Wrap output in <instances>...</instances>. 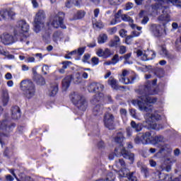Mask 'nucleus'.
I'll return each mask as SVG.
<instances>
[{"mask_svg":"<svg viewBox=\"0 0 181 181\" xmlns=\"http://www.w3.org/2000/svg\"><path fill=\"white\" fill-rule=\"evenodd\" d=\"M158 79L151 81H147L144 85L140 86L139 90H137V93L139 95V98L141 100H133L132 104L134 105H138L140 111H144V112H152V107L149 104H155L158 101V98L150 96L155 95L156 94V89L153 86H156Z\"/></svg>","mask_w":181,"mask_h":181,"instance_id":"nucleus-1","label":"nucleus"},{"mask_svg":"<svg viewBox=\"0 0 181 181\" xmlns=\"http://www.w3.org/2000/svg\"><path fill=\"white\" fill-rule=\"evenodd\" d=\"M156 3L151 5V8L153 11H159L160 9L162 11V13L160 16H158V21L161 22H170V16L168 13H165V11L169 8L168 6H163L164 4H173V5H177V4H180V0H154Z\"/></svg>","mask_w":181,"mask_h":181,"instance_id":"nucleus-2","label":"nucleus"},{"mask_svg":"<svg viewBox=\"0 0 181 181\" xmlns=\"http://www.w3.org/2000/svg\"><path fill=\"white\" fill-rule=\"evenodd\" d=\"M16 127V124L9 120L6 119L0 121V144L1 146L5 145V143L2 141V138H4V136L9 138V136H11V132L15 129Z\"/></svg>","mask_w":181,"mask_h":181,"instance_id":"nucleus-3","label":"nucleus"},{"mask_svg":"<svg viewBox=\"0 0 181 181\" xmlns=\"http://www.w3.org/2000/svg\"><path fill=\"white\" fill-rule=\"evenodd\" d=\"M24 95L26 98L30 100L33 97H35L36 94V86L32 81L30 80H23L21 82L20 86Z\"/></svg>","mask_w":181,"mask_h":181,"instance_id":"nucleus-4","label":"nucleus"},{"mask_svg":"<svg viewBox=\"0 0 181 181\" xmlns=\"http://www.w3.org/2000/svg\"><path fill=\"white\" fill-rule=\"evenodd\" d=\"M71 100L74 105L77 107L80 111H86L87 110V100H86L84 96L77 93H74L71 95Z\"/></svg>","mask_w":181,"mask_h":181,"instance_id":"nucleus-5","label":"nucleus"},{"mask_svg":"<svg viewBox=\"0 0 181 181\" xmlns=\"http://www.w3.org/2000/svg\"><path fill=\"white\" fill-rule=\"evenodd\" d=\"M163 170H165V172H169L170 170H172V166H170V165H166L165 163L161 164L158 167V170L156 173V175H158L159 180L173 181V180H172V175L169 174L161 173Z\"/></svg>","mask_w":181,"mask_h":181,"instance_id":"nucleus-6","label":"nucleus"},{"mask_svg":"<svg viewBox=\"0 0 181 181\" xmlns=\"http://www.w3.org/2000/svg\"><path fill=\"white\" fill-rule=\"evenodd\" d=\"M45 18H46V14H45V11L43 10H40L36 13V16L34 20V28H35V32H36V33H39V32H40V29L42 28V26H44Z\"/></svg>","mask_w":181,"mask_h":181,"instance_id":"nucleus-7","label":"nucleus"},{"mask_svg":"<svg viewBox=\"0 0 181 181\" xmlns=\"http://www.w3.org/2000/svg\"><path fill=\"white\" fill-rule=\"evenodd\" d=\"M151 136L152 134L149 132L139 133L134 138V143L137 145H148L151 142Z\"/></svg>","mask_w":181,"mask_h":181,"instance_id":"nucleus-8","label":"nucleus"},{"mask_svg":"<svg viewBox=\"0 0 181 181\" xmlns=\"http://www.w3.org/2000/svg\"><path fill=\"white\" fill-rule=\"evenodd\" d=\"M160 119V115L158 113L151 114L146 120L150 129H155L156 131H159L162 128V125L156 124V121Z\"/></svg>","mask_w":181,"mask_h":181,"instance_id":"nucleus-9","label":"nucleus"},{"mask_svg":"<svg viewBox=\"0 0 181 181\" xmlns=\"http://www.w3.org/2000/svg\"><path fill=\"white\" fill-rule=\"evenodd\" d=\"M115 117L114 115L107 112L105 114L103 117V123L105 127L109 129L110 131H113L115 129Z\"/></svg>","mask_w":181,"mask_h":181,"instance_id":"nucleus-10","label":"nucleus"},{"mask_svg":"<svg viewBox=\"0 0 181 181\" xmlns=\"http://www.w3.org/2000/svg\"><path fill=\"white\" fill-rule=\"evenodd\" d=\"M64 13L60 11L54 17V21L52 23V25L54 28L57 29L59 26L62 28V29H66V25H64Z\"/></svg>","mask_w":181,"mask_h":181,"instance_id":"nucleus-11","label":"nucleus"},{"mask_svg":"<svg viewBox=\"0 0 181 181\" xmlns=\"http://www.w3.org/2000/svg\"><path fill=\"white\" fill-rule=\"evenodd\" d=\"M51 35H52V29H50L49 27H47V28L44 29L42 31V37L45 43H47V45H49V43L52 42V39L50 37Z\"/></svg>","mask_w":181,"mask_h":181,"instance_id":"nucleus-12","label":"nucleus"},{"mask_svg":"<svg viewBox=\"0 0 181 181\" xmlns=\"http://www.w3.org/2000/svg\"><path fill=\"white\" fill-rule=\"evenodd\" d=\"M120 153L124 159H129L131 164L134 163V160H135V154L127 151L124 148L121 150Z\"/></svg>","mask_w":181,"mask_h":181,"instance_id":"nucleus-13","label":"nucleus"},{"mask_svg":"<svg viewBox=\"0 0 181 181\" xmlns=\"http://www.w3.org/2000/svg\"><path fill=\"white\" fill-rule=\"evenodd\" d=\"M0 39L4 45H11V43H13V36L8 33L1 35Z\"/></svg>","mask_w":181,"mask_h":181,"instance_id":"nucleus-14","label":"nucleus"},{"mask_svg":"<svg viewBox=\"0 0 181 181\" xmlns=\"http://www.w3.org/2000/svg\"><path fill=\"white\" fill-rule=\"evenodd\" d=\"M150 31L153 33L156 37H159L162 36V33H160V25H158L156 24H151L150 26Z\"/></svg>","mask_w":181,"mask_h":181,"instance_id":"nucleus-15","label":"nucleus"},{"mask_svg":"<svg viewBox=\"0 0 181 181\" xmlns=\"http://www.w3.org/2000/svg\"><path fill=\"white\" fill-rule=\"evenodd\" d=\"M107 84L113 88V90H119V88H125V86H119L117 79L110 77L107 81Z\"/></svg>","mask_w":181,"mask_h":181,"instance_id":"nucleus-16","label":"nucleus"},{"mask_svg":"<svg viewBox=\"0 0 181 181\" xmlns=\"http://www.w3.org/2000/svg\"><path fill=\"white\" fill-rule=\"evenodd\" d=\"M71 80H73V75L66 76L62 80V88H64V90H67V88L70 87Z\"/></svg>","mask_w":181,"mask_h":181,"instance_id":"nucleus-17","label":"nucleus"},{"mask_svg":"<svg viewBox=\"0 0 181 181\" xmlns=\"http://www.w3.org/2000/svg\"><path fill=\"white\" fill-rule=\"evenodd\" d=\"M11 118L13 119H18L21 118V108L18 106H14L11 108Z\"/></svg>","mask_w":181,"mask_h":181,"instance_id":"nucleus-18","label":"nucleus"},{"mask_svg":"<svg viewBox=\"0 0 181 181\" xmlns=\"http://www.w3.org/2000/svg\"><path fill=\"white\" fill-rule=\"evenodd\" d=\"M141 56L143 62H148V60H153L156 57V53L153 51H150L148 54H143Z\"/></svg>","mask_w":181,"mask_h":181,"instance_id":"nucleus-19","label":"nucleus"},{"mask_svg":"<svg viewBox=\"0 0 181 181\" xmlns=\"http://www.w3.org/2000/svg\"><path fill=\"white\" fill-rule=\"evenodd\" d=\"M121 43V40L118 35H115L112 40L109 42V47H118L119 44Z\"/></svg>","mask_w":181,"mask_h":181,"instance_id":"nucleus-20","label":"nucleus"},{"mask_svg":"<svg viewBox=\"0 0 181 181\" xmlns=\"http://www.w3.org/2000/svg\"><path fill=\"white\" fill-rule=\"evenodd\" d=\"M2 101L4 107L8 105V103H9V93L6 88H4L2 90Z\"/></svg>","mask_w":181,"mask_h":181,"instance_id":"nucleus-21","label":"nucleus"},{"mask_svg":"<svg viewBox=\"0 0 181 181\" xmlns=\"http://www.w3.org/2000/svg\"><path fill=\"white\" fill-rule=\"evenodd\" d=\"M33 80L37 86H45L46 84V80L43 78L42 75L37 76L36 77H33Z\"/></svg>","mask_w":181,"mask_h":181,"instance_id":"nucleus-22","label":"nucleus"},{"mask_svg":"<svg viewBox=\"0 0 181 181\" xmlns=\"http://www.w3.org/2000/svg\"><path fill=\"white\" fill-rule=\"evenodd\" d=\"M18 25L21 26V30L23 33L29 32V24H28L26 21L21 20L18 22Z\"/></svg>","mask_w":181,"mask_h":181,"instance_id":"nucleus-23","label":"nucleus"},{"mask_svg":"<svg viewBox=\"0 0 181 181\" xmlns=\"http://www.w3.org/2000/svg\"><path fill=\"white\" fill-rule=\"evenodd\" d=\"M131 127L136 131V132H141L142 131V124L136 123L135 121L132 120L130 123Z\"/></svg>","mask_w":181,"mask_h":181,"instance_id":"nucleus-24","label":"nucleus"},{"mask_svg":"<svg viewBox=\"0 0 181 181\" xmlns=\"http://www.w3.org/2000/svg\"><path fill=\"white\" fill-rule=\"evenodd\" d=\"M62 36H63V32L61 30H57L54 32L52 35L53 42H54V43H57V42L62 39Z\"/></svg>","mask_w":181,"mask_h":181,"instance_id":"nucleus-25","label":"nucleus"},{"mask_svg":"<svg viewBox=\"0 0 181 181\" xmlns=\"http://www.w3.org/2000/svg\"><path fill=\"white\" fill-rule=\"evenodd\" d=\"M59 91V84L53 83L51 85L49 97H54Z\"/></svg>","mask_w":181,"mask_h":181,"instance_id":"nucleus-26","label":"nucleus"},{"mask_svg":"<svg viewBox=\"0 0 181 181\" xmlns=\"http://www.w3.org/2000/svg\"><path fill=\"white\" fill-rule=\"evenodd\" d=\"M124 139H125V137H124V134H122V132H117L116 136L115 137V142H116V144L122 145Z\"/></svg>","mask_w":181,"mask_h":181,"instance_id":"nucleus-27","label":"nucleus"},{"mask_svg":"<svg viewBox=\"0 0 181 181\" xmlns=\"http://www.w3.org/2000/svg\"><path fill=\"white\" fill-rule=\"evenodd\" d=\"M86 16V12L83 10L78 11L72 18V21H78V19H83Z\"/></svg>","mask_w":181,"mask_h":181,"instance_id":"nucleus-28","label":"nucleus"},{"mask_svg":"<svg viewBox=\"0 0 181 181\" xmlns=\"http://www.w3.org/2000/svg\"><path fill=\"white\" fill-rule=\"evenodd\" d=\"M153 71L155 76H156L159 78H161V77H163V76H165V71L162 68H155Z\"/></svg>","mask_w":181,"mask_h":181,"instance_id":"nucleus-29","label":"nucleus"},{"mask_svg":"<svg viewBox=\"0 0 181 181\" xmlns=\"http://www.w3.org/2000/svg\"><path fill=\"white\" fill-rule=\"evenodd\" d=\"M93 115H101L103 114V106L96 105L93 110Z\"/></svg>","mask_w":181,"mask_h":181,"instance_id":"nucleus-30","label":"nucleus"},{"mask_svg":"<svg viewBox=\"0 0 181 181\" xmlns=\"http://www.w3.org/2000/svg\"><path fill=\"white\" fill-rule=\"evenodd\" d=\"M103 100V93H99L95 95L91 100L92 104H97V103H100Z\"/></svg>","mask_w":181,"mask_h":181,"instance_id":"nucleus-31","label":"nucleus"},{"mask_svg":"<svg viewBox=\"0 0 181 181\" xmlns=\"http://www.w3.org/2000/svg\"><path fill=\"white\" fill-rule=\"evenodd\" d=\"M163 136L162 135L156 136L151 139V144H153V145H156V144H159V142H163Z\"/></svg>","mask_w":181,"mask_h":181,"instance_id":"nucleus-32","label":"nucleus"},{"mask_svg":"<svg viewBox=\"0 0 181 181\" xmlns=\"http://www.w3.org/2000/svg\"><path fill=\"white\" fill-rule=\"evenodd\" d=\"M163 152H167V153H170L172 152V148L169 144H164L161 146L160 149L159 150V153H162Z\"/></svg>","mask_w":181,"mask_h":181,"instance_id":"nucleus-33","label":"nucleus"},{"mask_svg":"<svg viewBox=\"0 0 181 181\" xmlns=\"http://www.w3.org/2000/svg\"><path fill=\"white\" fill-rule=\"evenodd\" d=\"M122 10H119L117 13L115 15V21L110 22V25H116L117 21L119 19V18H122Z\"/></svg>","mask_w":181,"mask_h":181,"instance_id":"nucleus-34","label":"nucleus"},{"mask_svg":"<svg viewBox=\"0 0 181 181\" xmlns=\"http://www.w3.org/2000/svg\"><path fill=\"white\" fill-rule=\"evenodd\" d=\"M107 39H108V37L105 34L100 35L98 37V42L99 45H103V43H105L107 42Z\"/></svg>","mask_w":181,"mask_h":181,"instance_id":"nucleus-35","label":"nucleus"},{"mask_svg":"<svg viewBox=\"0 0 181 181\" xmlns=\"http://www.w3.org/2000/svg\"><path fill=\"white\" fill-rule=\"evenodd\" d=\"M103 181H115V175L112 172H110L105 178H102Z\"/></svg>","mask_w":181,"mask_h":181,"instance_id":"nucleus-36","label":"nucleus"},{"mask_svg":"<svg viewBox=\"0 0 181 181\" xmlns=\"http://www.w3.org/2000/svg\"><path fill=\"white\" fill-rule=\"evenodd\" d=\"M95 93H100L104 90V86L100 83L95 82Z\"/></svg>","mask_w":181,"mask_h":181,"instance_id":"nucleus-37","label":"nucleus"},{"mask_svg":"<svg viewBox=\"0 0 181 181\" xmlns=\"http://www.w3.org/2000/svg\"><path fill=\"white\" fill-rule=\"evenodd\" d=\"M130 78L122 77V83H124V84H132L134 80H135V76H131Z\"/></svg>","mask_w":181,"mask_h":181,"instance_id":"nucleus-38","label":"nucleus"},{"mask_svg":"<svg viewBox=\"0 0 181 181\" xmlns=\"http://www.w3.org/2000/svg\"><path fill=\"white\" fill-rule=\"evenodd\" d=\"M91 57V54L86 53L83 55V58H82V62L83 63H88V64H91V62H90V59Z\"/></svg>","mask_w":181,"mask_h":181,"instance_id":"nucleus-39","label":"nucleus"},{"mask_svg":"<svg viewBox=\"0 0 181 181\" xmlns=\"http://www.w3.org/2000/svg\"><path fill=\"white\" fill-rule=\"evenodd\" d=\"M112 56V52H111V49L106 48L103 51V59H108V57H110Z\"/></svg>","mask_w":181,"mask_h":181,"instance_id":"nucleus-40","label":"nucleus"},{"mask_svg":"<svg viewBox=\"0 0 181 181\" xmlns=\"http://www.w3.org/2000/svg\"><path fill=\"white\" fill-rule=\"evenodd\" d=\"M128 181H138V177L135 175V173H129L127 177Z\"/></svg>","mask_w":181,"mask_h":181,"instance_id":"nucleus-41","label":"nucleus"},{"mask_svg":"<svg viewBox=\"0 0 181 181\" xmlns=\"http://www.w3.org/2000/svg\"><path fill=\"white\" fill-rule=\"evenodd\" d=\"M116 163V166H117L118 168H125L127 166V165L125 164V161L124 160V159H119L115 161Z\"/></svg>","mask_w":181,"mask_h":181,"instance_id":"nucleus-42","label":"nucleus"},{"mask_svg":"<svg viewBox=\"0 0 181 181\" xmlns=\"http://www.w3.org/2000/svg\"><path fill=\"white\" fill-rule=\"evenodd\" d=\"M141 173H144L145 177H147L148 176H149V171L148 170V168L145 166H141Z\"/></svg>","mask_w":181,"mask_h":181,"instance_id":"nucleus-43","label":"nucleus"},{"mask_svg":"<svg viewBox=\"0 0 181 181\" xmlns=\"http://www.w3.org/2000/svg\"><path fill=\"white\" fill-rule=\"evenodd\" d=\"M122 19L124 21V22H134V20H132V18H131L127 14H122Z\"/></svg>","mask_w":181,"mask_h":181,"instance_id":"nucleus-44","label":"nucleus"},{"mask_svg":"<svg viewBox=\"0 0 181 181\" xmlns=\"http://www.w3.org/2000/svg\"><path fill=\"white\" fill-rule=\"evenodd\" d=\"M110 5H113L114 6L117 5H121L122 0H108Z\"/></svg>","mask_w":181,"mask_h":181,"instance_id":"nucleus-45","label":"nucleus"},{"mask_svg":"<svg viewBox=\"0 0 181 181\" xmlns=\"http://www.w3.org/2000/svg\"><path fill=\"white\" fill-rule=\"evenodd\" d=\"M165 55L167 57V59H168L169 60H175V59H176V55L173 54H170L168 52V51L165 52Z\"/></svg>","mask_w":181,"mask_h":181,"instance_id":"nucleus-46","label":"nucleus"},{"mask_svg":"<svg viewBox=\"0 0 181 181\" xmlns=\"http://www.w3.org/2000/svg\"><path fill=\"white\" fill-rule=\"evenodd\" d=\"M94 87H95V82L91 83L88 87V90L89 93H95V89Z\"/></svg>","mask_w":181,"mask_h":181,"instance_id":"nucleus-47","label":"nucleus"},{"mask_svg":"<svg viewBox=\"0 0 181 181\" xmlns=\"http://www.w3.org/2000/svg\"><path fill=\"white\" fill-rule=\"evenodd\" d=\"M132 53H127L126 54L124 55V64H131V63L129 62V59L131 58L132 56Z\"/></svg>","mask_w":181,"mask_h":181,"instance_id":"nucleus-48","label":"nucleus"},{"mask_svg":"<svg viewBox=\"0 0 181 181\" xmlns=\"http://www.w3.org/2000/svg\"><path fill=\"white\" fill-rule=\"evenodd\" d=\"M91 63L93 66H97L100 63V59L97 57H93L91 58Z\"/></svg>","mask_w":181,"mask_h":181,"instance_id":"nucleus-49","label":"nucleus"},{"mask_svg":"<svg viewBox=\"0 0 181 181\" xmlns=\"http://www.w3.org/2000/svg\"><path fill=\"white\" fill-rule=\"evenodd\" d=\"M62 64L63 65V69H67V67L70 66V64H73V63L70 61H64L62 62Z\"/></svg>","mask_w":181,"mask_h":181,"instance_id":"nucleus-50","label":"nucleus"},{"mask_svg":"<svg viewBox=\"0 0 181 181\" xmlns=\"http://www.w3.org/2000/svg\"><path fill=\"white\" fill-rule=\"evenodd\" d=\"M132 39H134V35H131L127 36L125 39V43H127V45H131L132 42Z\"/></svg>","mask_w":181,"mask_h":181,"instance_id":"nucleus-51","label":"nucleus"},{"mask_svg":"<svg viewBox=\"0 0 181 181\" xmlns=\"http://www.w3.org/2000/svg\"><path fill=\"white\" fill-rule=\"evenodd\" d=\"M122 118H127V115L128 112H127V109L122 108L119 110Z\"/></svg>","mask_w":181,"mask_h":181,"instance_id":"nucleus-52","label":"nucleus"},{"mask_svg":"<svg viewBox=\"0 0 181 181\" xmlns=\"http://www.w3.org/2000/svg\"><path fill=\"white\" fill-rule=\"evenodd\" d=\"M112 62H113V64H117V63L119 62V56L118 55V54H116L113 56V57L112 58Z\"/></svg>","mask_w":181,"mask_h":181,"instance_id":"nucleus-53","label":"nucleus"},{"mask_svg":"<svg viewBox=\"0 0 181 181\" xmlns=\"http://www.w3.org/2000/svg\"><path fill=\"white\" fill-rule=\"evenodd\" d=\"M86 47H79L76 53H78V56H83V54H84V52H86Z\"/></svg>","mask_w":181,"mask_h":181,"instance_id":"nucleus-54","label":"nucleus"},{"mask_svg":"<svg viewBox=\"0 0 181 181\" xmlns=\"http://www.w3.org/2000/svg\"><path fill=\"white\" fill-rule=\"evenodd\" d=\"M119 54H125L127 53V47L121 45L119 50Z\"/></svg>","mask_w":181,"mask_h":181,"instance_id":"nucleus-55","label":"nucleus"},{"mask_svg":"<svg viewBox=\"0 0 181 181\" xmlns=\"http://www.w3.org/2000/svg\"><path fill=\"white\" fill-rule=\"evenodd\" d=\"M134 8V4L131 2H128L125 5V11H129L130 9H132Z\"/></svg>","mask_w":181,"mask_h":181,"instance_id":"nucleus-56","label":"nucleus"},{"mask_svg":"<svg viewBox=\"0 0 181 181\" xmlns=\"http://www.w3.org/2000/svg\"><path fill=\"white\" fill-rule=\"evenodd\" d=\"M129 175V174H125L122 170H120L118 173L119 179L122 177H128Z\"/></svg>","mask_w":181,"mask_h":181,"instance_id":"nucleus-57","label":"nucleus"},{"mask_svg":"<svg viewBox=\"0 0 181 181\" xmlns=\"http://www.w3.org/2000/svg\"><path fill=\"white\" fill-rule=\"evenodd\" d=\"M96 54L99 57H103L104 59V50H103V49H99L97 52Z\"/></svg>","mask_w":181,"mask_h":181,"instance_id":"nucleus-58","label":"nucleus"},{"mask_svg":"<svg viewBox=\"0 0 181 181\" xmlns=\"http://www.w3.org/2000/svg\"><path fill=\"white\" fill-rule=\"evenodd\" d=\"M117 27H112L108 29V32L110 35H114V33H117Z\"/></svg>","mask_w":181,"mask_h":181,"instance_id":"nucleus-59","label":"nucleus"},{"mask_svg":"<svg viewBox=\"0 0 181 181\" xmlns=\"http://www.w3.org/2000/svg\"><path fill=\"white\" fill-rule=\"evenodd\" d=\"M83 0H72V4H74L75 6H80Z\"/></svg>","mask_w":181,"mask_h":181,"instance_id":"nucleus-60","label":"nucleus"},{"mask_svg":"<svg viewBox=\"0 0 181 181\" xmlns=\"http://www.w3.org/2000/svg\"><path fill=\"white\" fill-rule=\"evenodd\" d=\"M130 115L133 118H137L136 116V110L135 109H131L130 110Z\"/></svg>","mask_w":181,"mask_h":181,"instance_id":"nucleus-61","label":"nucleus"},{"mask_svg":"<svg viewBox=\"0 0 181 181\" xmlns=\"http://www.w3.org/2000/svg\"><path fill=\"white\" fill-rule=\"evenodd\" d=\"M119 33V36H121V37H125V36H127V30H125L124 29L120 30Z\"/></svg>","mask_w":181,"mask_h":181,"instance_id":"nucleus-62","label":"nucleus"},{"mask_svg":"<svg viewBox=\"0 0 181 181\" xmlns=\"http://www.w3.org/2000/svg\"><path fill=\"white\" fill-rule=\"evenodd\" d=\"M149 165L151 168H156V161L153 159L149 160Z\"/></svg>","mask_w":181,"mask_h":181,"instance_id":"nucleus-63","label":"nucleus"},{"mask_svg":"<svg viewBox=\"0 0 181 181\" xmlns=\"http://www.w3.org/2000/svg\"><path fill=\"white\" fill-rule=\"evenodd\" d=\"M15 179L13 178V177H12V175H6V181H13Z\"/></svg>","mask_w":181,"mask_h":181,"instance_id":"nucleus-64","label":"nucleus"}]
</instances>
